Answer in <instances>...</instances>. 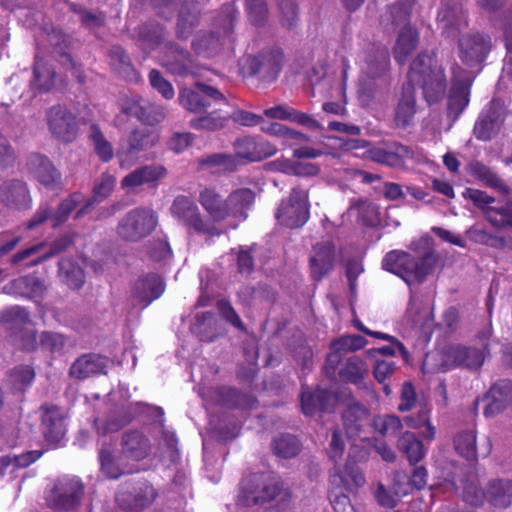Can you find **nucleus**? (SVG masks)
<instances>
[{
	"instance_id": "obj_58",
	"label": "nucleus",
	"mask_w": 512,
	"mask_h": 512,
	"mask_svg": "<svg viewBox=\"0 0 512 512\" xmlns=\"http://www.w3.org/2000/svg\"><path fill=\"white\" fill-rule=\"evenodd\" d=\"M151 86L156 89L165 99L170 100L174 97L175 92L172 84L167 81L161 73L155 69L149 73Z\"/></svg>"
},
{
	"instance_id": "obj_16",
	"label": "nucleus",
	"mask_w": 512,
	"mask_h": 512,
	"mask_svg": "<svg viewBox=\"0 0 512 512\" xmlns=\"http://www.w3.org/2000/svg\"><path fill=\"white\" fill-rule=\"evenodd\" d=\"M330 481L335 488L356 493L359 488L365 485L366 478L359 466L348 459L343 469H339L331 475Z\"/></svg>"
},
{
	"instance_id": "obj_41",
	"label": "nucleus",
	"mask_w": 512,
	"mask_h": 512,
	"mask_svg": "<svg viewBox=\"0 0 512 512\" xmlns=\"http://www.w3.org/2000/svg\"><path fill=\"white\" fill-rule=\"evenodd\" d=\"M231 115L229 113H222L220 110H213L212 112L195 117L190 120V127L195 130L217 131L227 125Z\"/></svg>"
},
{
	"instance_id": "obj_22",
	"label": "nucleus",
	"mask_w": 512,
	"mask_h": 512,
	"mask_svg": "<svg viewBox=\"0 0 512 512\" xmlns=\"http://www.w3.org/2000/svg\"><path fill=\"white\" fill-rule=\"evenodd\" d=\"M164 292V283L158 275H147L140 278L134 285L133 297L142 304L143 307L149 305L152 301L159 298Z\"/></svg>"
},
{
	"instance_id": "obj_57",
	"label": "nucleus",
	"mask_w": 512,
	"mask_h": 512,
	"mask_svg": "<svg viewBox=\"0 0 512 512\" xmlns=\"http://www.w3.org/2000/svg\"><path fill=\"white\" fill-rule=\"evenodd\" d=\"M429 409L425 406L421 408V422L416 423L414 421L413 416H408L404 420L406 424L414 429H419L424 427V431H422V435L425 439L432 441L436 435V429L429 421Z\"/></svg>"
},
{
	"instance_id": "obj_9",
	"label": "nucleus",
	"mask_w": 512,
	"mask_h": 512,
	"mask_svg": "<svg viewBox=\"0 0 512 512\" xmlns=\"http://www.w3.org/2000/svg\"><path fill=\"white\" fill-rule=\"evenodd\" d=\"M157 493L148 482L136 486L122 485L116 494L118 505L127 511H140L150 506L156 499Z\"/></svg>"
},
{
	"instance_id": "obj_43",
	"label": "nucleus",
	"mask_w": 512,
	"mask_h": 512,
	"mask_svg": "<svg viewBox=\"0 0 512 512\" xmlns=\"http://www.w3.org/2000/svg\"><path fill=\"white\" fill-rule=\"evenodd\" d=\"M398 446L412 464L419 462L425 455L422 441L411 432H405L401 436Z\"/></svg>"
},
{
	"instance_id": "obj_52",
	"label": "nucleus",
	"mask_w": 512,
	"mask_h": 512,
	"mask_svg": "<svg viewBox=\"0 0 512 512\" xmlns=\"http://www.w3.org/2000/svg\"><path fill=\"white\" fill-rule=\"evenodd\" d=\"M463 196L471 200L479 209L483 210L488 220L489 213L490 215L495 214L496 208L491 206L495 202V198L488 195L486 192L478 189L467 188L464 191Z\"/></svg>"
},
{
	"instance_id": "obj_7",
	"label": "nucleus",
	"mask_w": 512,
	"mask_h": 512,
	"mask_svg": "<svg viewBox=\"0 0 512 512\" xmlns=\"http://www.w3.org/2000/svg\"><path fill=\"white\" fill-rule=\"evenodd\" d=\"M473 76L458 65L452 67V87L448 96V114L457 118L469 103Z\"/></svg>"
},
{
	"instance_id": "obj_49",
	"label": "nucleus",
	"mask_w": 512,
	"mask_h": 512,
	"mask_svg": "<svg viewBox=\"0 0 512 512\" xmlns=\"http://www.w3.org/2000/svg\"><path fill=\"white\" fill-rule=\"evenodd\" d=\"M272 448L277 456L292 458L299 453L301 445L296 437L287 434L277 437L273 441Z\"/></svg>"
},
{
	"instance_id": "obj_6",
	"label": "nucleus",
	"mask_w": 512,
	"mask_h": 512,
	"mask_svg": "<svg viewBox=\"0 0 512 512\" xmlns=\"http://www.w3.org/2000/svg\"><path fill=\"white\" fill-rule=\"evenodd\" d=\"M310 216L308 191L294 187L289 196L283 199L276 212V219L281 225L289 228L303 226Z\"/></svg>"
},
{
	"instance_id": "obj_27",
	"label": "nucleus",
	"mask_w": 512,
	"mask_h": 512,
	"mask_svg": "<svg viewBox=\"0 0 512 512\" xmlns=\"http://www.w3.org/2000/svg\"><path fill=\"white\" fill-rule=\"evenodd\" d=\"M166 169L160 165H148L127 174L121 181L122 188H136L144 184L155 183L164 177Z\"/></svg>"
},
{
	"instance_id": "obj_39",
	"label": "nucleus",
	"mask_w": 512,
	"mask_h": 512,
	"mask_svg": "<svg viewBox=\"0 0 512 512\" xmlns=\"http://www.w3.org/2000/svg\"><path fill=\"white\" fill-rule=\"evenodd\" d=\"M486 498L495 506H509L512 503V480L491 481L486 491Z\"/></svg>"
},
{
	"instance_id": "obj_5",
	"label": "nucleus",
	"mask_w": 512,
	"mask_h": 512,
	"mask_svg": "<svg viewBox=\"0 0 512 512\" xmlns=\"http://www.w3.org/2000/svg\"><path fill=\"white\" fill-rule=\"evenodd\" d=\"M170 213L188 231L211 236L220 234L217 227L200 212L197 204L188 196H177L170 207Z\"/></svg>"
},
{
	"instance_id": "obj_63",
	"label": "nucleus",
	"mask_w": 512,
	"mask_h": 512,
	"mask_svg": "<svg viewBox=\"0 0 512 512\" xmlns=\"http://www.w3.org/2000/svg\"><path fill=\"white\" fill-rule=\"evenodd\" d=\"M414 0H404L401 4H395L389 8V12L383 17V22L391 19L393 24L404 22L410 14V8Z\"/></svg>"
},
{
	"instance_id": "obj_37",
	"label": "nucleus",
	"mask_w": 512,
	"mask_h": 512,
	"mask_svg": "<svg viewBox=\"0 0 512 512\" xmlns=\"http://www.w3.org/2000/svg\"><path fill=\"white\" fill-rule=\"evenodd\" d=\"M31 86L38 92H48L55 85V70L51 64L36 59Z\"/></svg>"
},
{
	"instance_id": "obj_28",
	"label": "nucleus",
	"mask_w": 512,
	"mask_h": 512,
	"mask_svg": "<svg viewBox=\"0 0 512 512\" xmlns=\"http://www.w3.org/2000/svg\"><path fill=\"white\" fill-rule=\"evenodd\" d=\"M255 201V193L249 188H237L227 197L228 218H247V210Z\"/></svg>"
},
{
	"instance_id": "obj_4",
	"label": "nucleus",
	"mask_w": 512,
	"mask_h": 512,
	"mask_svg": "<svg viewBox=\"0 0 512 512\" xmlns=\"http://www.w3.org/2000/svg\"><path fill=\"white\" fill-rule=\"evenodd\" d=\"M1 321L7 324L13 345L25 351L36 349L38 345L36 330L30 320L29 312L25 308L14 306L3 311Z\"/></svg>"
},
{
	"instance_id": "obj_19",
	"label": "nucleus",
	"mask_w": 512,
	"mask_h": 512,
	"mask_svg": "<svg viewBox=\"0 0 512 512\" xmlns=\"http://www.w3.org/2000/svg\"><path fill=\"white\" fill-rule=\"evenodd\" d=\"M127 142V146H121L117 152L119 165L124 169L130 168L136 162V154L153 145L154 140H150L145 132L136 130L131 133Z\"/></svg>"
},
{
	"instance_id": "obj_15",
	"label": "nucleus",
	"mask_w": 512,
	"mask_h": 512,
	"mask_svg": "<svg viewBox=\"0 0 512 512\" xmlns=\"http://www.w3.org/2000/svg\"><path fill=\"white\" fill-rule=\"evenodd\" d=\"M335 247L329 241H323L313 246L310 255V270L313 279L321 280L334 267Z\"/></svg>"
},
{
	"instance_id": "obj_46",
	"label": "nucleus",
	"mask_w": 512,
	"mask_h": 512,
	"mask_svg": "<svg viewBox=\"0 0 512 512\" xmlns=\"http://www.w3.org/2000/svg\"><path fill=\"white\" fill-rule=\"evenodd\" d=\"M350 211L356 213L358 218L368 226H376L380 223L379 207L367 200H359L351 205Z\"/></svg>"
},
{
	"instance_id": "obj_38",
	"label": "nucleus",
	"mask_w": 512,
	"mask_h": 512,
	"mask_svg": "<svg viewBox=\"0 0 512 512\" xmlns=\"http://www.w3.org/2000/svg\"><path fill=\"white\" fill-rule=\"evenodd\" d=\"M116 185V177L109 174L103 173L96 181L93 188V196L89 203L83 206L75 215L79 218L81 215L88 212L93 202L100 203L111 195Z\"/></svg>"
},
{
	"instance_id": "obj_45",
	"label": "nucleus",
	"mask_w": 512,
	"mask_h": 512,
	"mask_svg": "<svg viewBox=\"0 0 512 512\" xmlns=\"http://www.w3.org/2000/svg\"><path fill=\"white\" fill-rule=\"evenodd\" d=\"M262 485L263 475L254 474L245 478L241 485V491L238 496V502L248 507L261 504V502H249V499L253 496L261 495Z\"/></svg>"
},
{
	"instance_id": "obj_20",
	"label": "nucleus",
	"mask_w": 512,
	"mask_h": 512,
	"mask_svg": "<svg viewBox=\"0 0 512 512\" xmlns=\"http://www.w3.org/2000/svg\"><path fill=\"white\" fill-rule=\"evenodd\" d=\"M237 157L248 161H259L276 154L277 147L268 142H254L250 138L239 139L235 143Z\"/></svg>"
},
{
	"instance_id": "obj_61",
	"label": "nucleus",
	"mask_w": 512,
	"mask_h": 512,
	"mask_svg": "<svg viewBox=\"0 0 512 512\" xmlns=\"http://www.w3.org/2000/svg\"><path fill=\"white\" fill-rule=\"evenodd\" d=\"M45 499L47 505L53 509H62L64 507V483L58 480L47 489Z\"/></svg>"
},
{
	"instance_id": "obj_24",
	"label": "nucleus",
	"mask_w": 512,
	"mask_h": 512,
	"mask_svg": "<svg viewBox=\"0 0 512 512\" xmlns=\"http://www.w3.org/2000/svg\"><path fill=\"white\" fill-rule=\"evenodd\" d=\"M437 21L448 37H456L467 26L465 12L460 7H443L437 16Z\"/></svg>"
},
{
	"instance_id": "obj_48",
	"label": "nucleus",
	"mask_w": 512,
	"mask_h": 512,
	"mask_svg": "<svg viewBox=\"0 0 512 512\" xmlns=\"http://www.w3.org/2000/svg\"><path fill=\"white\" fill-rule=\"evenodd\" d=\"M111 64L117 73L127 79L136 78L129 56L120 47H114L110 52Z\"/></svg>"
},
{
	"instance_id": "obj_44",
	"label": "nucleus",
	"mask_w": 512,
	"mask_h": 512,
	"mask_svg": "<svg viewBox=\"0 0 512 512\" xmlns=\"http://www.w3.org/2000/svg\"><path fill=\"white\" fill-rule=\"evenodd\" d=\"M88 138L93 145L95 153L103 162H108L113 158L114 150L112 144L106 139L97 125L93 124L90 126Z\"/></svg>"
},
{
	"instance_id": "obj_64",
	"label": "nucleus",
	"mask_w": 512,
	"mask_h": 512,
	"mask_svg": "<svg viewBox=\"0 0 512 512\" xmlns=\"http://www.w3.org/2000/svg\"><path fill=\"white\" fill-rule=\"evenodd\" d=\"M489 222L498 228L512 227V201L506 203L505 206L496 209L494 215L489 214Z\"/></svg>"
},
{
	"instance_id": "obj_14",
	"label": "nucleus",
	"mask_w": 512,
	"mask_h": 512,
	"mask_svg": "<svg viewBox=\"0 0 512 512\" xmlns=\"http://www.w3.org/2000/svg\"><path fill=\"white\" fill-rule=\"evenodd\" d=\"M459 57L468 66L480 64L488 53V42L483 35L467 34L459 39Z\"/></svg>"
},
{
	"instance_id": "obj_12",
	"label": "nucleus",
	"mask_w": 512,
	"mask_h": 512,
	"mask_svg": "<svg viewBox=\"0 0 512 512\" xmlns=\"http://www.w3.org/2000/svg\"><path fill=\"white\" fill-rule=\"evenodd\" d=\"M369 410L360 402L352 399L342 413L343 427L347 437L355 440L361 436L364 427L369 420Z\"/></svg>"
},
{
	"instance_id": "obj_26",
	"label": "nucleus",
	"mask_w": 512,
	"mask_h": 512,
	"mask_svg": "<svg viewBox=\"0 0 512 512\" xmlns=\"http://www.w3.org/2000/svg\"><path fill=\"white\" fill-rule=\"evenodd\" d=\"M488 399L485 415H495L505 410L512 401L511 381L503 380L494 384L489 391Z\"/></svg>"
},
{
	"instance_id": "obj_1",
	"label": "nucleus",
	"mask_w": 512,
	"mask_h": 512,
	"mask_svg": "<svg viewBox=\"0 0 512 512\" xmlns=\"http://www.w3.org/2000/svg\"><path fill=\"white\" fill-rule=\"evenodd\" d=\"M407 83L418 84L428 103L438 102L446 90L444 71L433 55L420 53L412 62Z\"/></svg>"
},
{
	"instance_id": "obj_40",
	"label": "nucleus",
	"mask_w": 512,
	"mask_h": 512,
	"mask_svg": "<svg viewBox=\"0 0 512 512\" xmlns=\"http://www.w3.org/2000/svg\"><path fill=\"white\" fill-rule=\"evenodd\" d=\"M332 398V394L326 390H317L311 392L303 389L301 394V406L305 415L312 416L317 410H326L327 402Z\"/></svg>"
},
{
	"instance_id": "obj_35",
	"label": "nucleus",
	"mask_w": 512,
	"mask_h": 512,
	"mask_svg": "<svg viewBox=\"0 0 512 512\" xmlns=\"http://www.w3.org/2000/svg\"><path fill=\"white\" fill-rule=\"evenodd\" d=\"M123 111L150 125L161 122L166 116L163 107L156 104L142 105L139 101L123 107Z\"/></svg>"
},
{
	"instance_id": "obj_8",
	"label": "nucleus",
	"mask_w": 512,
	"mask_h": 512,
	"mask_svg": "<svg viewBox=\"0 0 512 512\" xmlns=\"http://www.w3.org/2000/svg\"><path fill=\"white\" fill-rule=\"evenodd\" d=\"M163 49L161 63L171 74L180 77L201 75L200 68L188 51L172 43L165 44Z\"/></svg>"
},
{
	"instance_id": "obj_51",
	"label": "nucleus",
	"mask_w": 512,
	"mask_h": 512,
	"mask_svg": "<svg viewBox=\"0 0 512 512\" xmlns=\"http://www.w3.org/2000/svg\"><path fill=\"white\" fill-rule=\"evenodd\" d=\"M455 450L468 460L476 459V436L473 431L459 433L454 440Z\"/></svg>"
},
{
	"instance_id": "obj_18",
	"label": "nucleus",
	"mask_w": 512,
	"mask_h": 512,
	"mask_svg": "<svg viewBox=\"0 0 512 512\" xmlns=\"http://www.w3.org/2000/svg\"><path fill=\"white\" fill-rule=\"evenodd\" d=\"M198 202L210 216L211 222H221L228 218L227 198L212 187H204L199 191Z\"/></svg>"
},
{
	"instance_id": "obj_11",
	"label": "nucleus",
	"mask_w": 512,
	"mask_h": 512,
	"mask_svg": "<svg viewBox=\"0 0 512 512\" xmlns=\"http://www.w3.org/2000/svg\"><path fill=\"white\" fill-rule=\"evenodd\" d=\"M367 345V340L358 334L345 335L335 339L330 344L331 352L328 354L325 364L327 374L335 376L342 354L355 352Z\"/></svg>"
},
{
	"instance_id": "obj_47",
	"label": "nucleus",
	"mask_w": 512,
	"mask_h": 512,
	"mask_svg": "<svg viewBox=\"0 0 512 512\" xmlns=\"http://www.w3.org/2000/svg\"><path fill=\"white\" fill-rule=\"evenodd\" d=\"M178 100L184 109L195 114L202 113L210 106L198 91L187 88L180 90Z\"/></svg>"
},
{
	"instance_id": "obj_54",
	"label": "nucleus",
	"mask_w": 512,
	"mask_h": 512,
	"mask_svg": "<svg viewBox=\"0 0 512 512\" xmlns=\"http://www.w3.org/2000/svg\"><path fill=\"white\" fill-rule=\"evenodd\" d=\"M372 425L381 435L396 434L402 428V422L395 415L376 416Z\"/></svg>"
},
{
	"instance_id": "obj_34",
	"label": "nucleus",
	"mask_w": 512,
	"mask_h": 512,
	"mask_svg": "<svg viewBox=\"0 0 512 512\" xmlns=\"http://www.w3.org/2000/svg\"><path fill=\"white\" fill-rule=\"evenodd\" d=\"M487 352L473 347H453L450 350V357L458 365L470 370H477L485 361Z\"/></svg>"
},
{
	"instance_id": "obj_36",
	"label": "nucleus",
	"mask_w": 512,
	"mask_h": 512,
	"mask_svg": "<svg viewBox=\"0 0 512 512\" xmlns=\"http://www.w3.org/2000/svg\"><path fill=\"white\" fill-rule=\"evenodd\" d=\"M469 170L472 176L483 182L486 186L496 189L504 195L510 193L508 185L489 167L476 161L469 165Z\"/></svg>"
},
{
	"instance_id": "obj_50",
	"label": "nucleus",
	"mask_w": 512,
	"mask_h": 512,
	"mask_svg": "<svg viewBox=\"0 0 512 512\" xmlns=\"http://www.w3.org/2000/svg\"><path fill=\"white\" fill-rule=\"evenodd\" d=\"M46 124L49 132L57 139L64 136V107L61 104L53 105L46 111Z\"/></svg>"
},
{
	"instance_id": "obj_25",
	"label": "nucleus",
	"mask_w": 512,
	"mask_h": 512,
	"mask_svg": "<svg viewBox=\"0 0 512 512\" xmlns=\"http://www.w3.org/2000/svg\"><path fill=\"white\" fill-rule=\"evenodd\" d=\"M42 432L51 446H56L64 436L63 414L58 407L45 409L42 418Z\"/></svg>"
},
{
	"instance_id": "obj_42",
	"label": "nucleus",
	"mask_w": 512,
	"mask_h": 512,
	"mask_svg": "<svg viewBox=\"0 0 512 512\" xmlns=\"http://www.w3.org/2000/svg\"><path fill=\"white\" fill-rule=\"evenodd\" d=\"M501 121L495 111L483 113L474 126V135L477 139L487 141L500 129Z\"/></svg>"
},
{
	"instance_id": "obj_10",
	"label": "nucleus",
	"mask_w": 512,
	"mask_h": 512,
	"mask_svg": "<svg viewBox=\"0 0 512 512\" xmlns=\"http://www.w3.org/2000/svg\"><path fill=\"white\" fill-rule=\"evenodd\" d=\"M283 60V53L276 49L262 52L257 56H249L246 65L250 74L257 75L262 81L270 82L278 77Z\"/></svg>"
},
{
	"instance_id": "obj_21",
	"label": "nucleus",
	"mask_w": 512,
	"mask_h": 512,
	"mask_svg": "<svg viewBox=\"0 0 512 512\" xmlns=\"http://www.w3.org/2000/svg\"><path fill=\"white\" fill-rule=\"evenodd\" d=\"M27 167L29 172L44 186L52 187L60 180L61 174L55 169L51 161L41 154L30 155L27 160Z\"/></svg>"
},
{
	"instance_id": "obj_23",
	"label": "nucleus",
	"mask_w": 512,
	"mask_h": 512,
	"mask_svg": "<svg viewBox=\"0 0 512 512\" xmlns=\"http://www.w3.org/2000/svg\"><path fill=\"white\" fill-rule=\"evenodd\" d=\"M338 373L342 380L352 383L360 389L371 391L370 385L365 382L368 376L367 364L358 356L347 358Z\"/></svg>"
},
{
	"instance_id": "obj_59",
	"label": "nucleus",
	"mask_w": 512,
	"mask_h": 512,
	"mask_svg": "<svg viewBox=\"0 0 512 512\" xmlns=\"http://www.w3.org/2000/svg\"><path fill=\"white\" fill-rule=\"evenodd\" d=\"M198 23V12L186 13L184 10L180 13L177 23V34L181 39L187 38Z\"/></svg>"
},
{
	"instance_id": "obj_2",
	"label": "nucleus",
	"mask_w": 512,
	"mask_h": 512,
	"mask_svg": "<svg viewBox=\"0 0 512 512\" xmlns=\"http://www.w3.org/2000/svg\"><path fill=\"white\" fill-rule=\"evenodd\" d=\"M435 264L432 253H426L420 259L405 251L393 250L385 255L382 267L401 277L409 286L422 283L431 273Z\"/></svg>"
},
{
	"instance_id": "obj_30",
	"label": "nucleus",
	"mask_w": 512,
	"mask_h": 512,
	"mask_svg": "<svg viewBox=\"0 0 512 512\" xmlns=\"http://www.w3.org/2000/svg\"><path fill=\"white\" fill-rule=\"evenodd\" d=\"M418 41V31L413 26L406 25L400 30L393 49L394 57L399 64H404L407 61L417 48Z\"/></svg>"
},
{
	"instance_id": "obj_56",
	"label": "nucleus",
	"mask_w": 512,
	"mask_h": 512,
	"mask_svg": "<svg viewBox=\"0 0 512 512\" xmlns=\"http://www.w3.org/2000/svg\"><path fill=\"white\" fill-rule=\"evenodd\" d=\"M84 495L82 482L77 478H72L66 483V511L77 507Z\"/></svg>"
},
{
	"instance_id": "obj_53",
	"label": "nucleus",
	"mask_w": 512,
	"mask_h": 512,
	"mask_svg": "<svg viewBox=\"0 0 512 512\" xmlns=\"http://www.w3.org/2000/svg\"><path fill=\"white\" fill-rule=\"evenodd\" d=\"M366 63L368 70L373 75H378L384 72L389 65V55L386 49L382 47L372 48V53L367 55Z\"/></svg>"
},
{
	"instance_id": "obj_60",
	"label": "nucleus",
	"mask_w": 512,
	"mask_h": 512,
	"mask_svg": "<svg viewBox=\"0 0 512 512\" xmlns=\"http://www.w3.org/2000/svg\"><path fill=\"white\" fill-rule=\"evenodd\" d=\"M34 376V370L30 366H19L13 369L10 379L16 389L23 390L33 381Z\"/></svg>"
},
{
	"instance_id": "obj_17",
	"label": "nucleus",
	"mask_w": 512,
	"mask_h": 512,
	"mask_svg": "<svg viewBox=\"0 0 512 512\" xmlns=\"http://www.w3.org/2000/svg\"><path fill=\"white\" fill-rule=\"evenodd\" d=\"M0 201L8 208L24 210L30 207L31 197L21 180H9L0 186Z\"/></svg>"
},
{
	"instance_id": "obj_32",
	"label": "nucleus",
	"mask_w": 512,
	"mask_h": 512,
	"mask_svg": "<svg viewBox=\"0 0 512 512\" xmlns=\"http://www.w3.org/2000/svg\"><path fill=\"white\" fill-rule=\"evenodd\" d=\"M289 497L288 490L283 487L280 481L263 475L261 495L251 497L249 502H261V504H264L269 501H276L277 506L280 507Z\"/></svg>"
},
{
	"instance_id": "obj_62",
	"label": "nucleus",
	"mask_w": 512,
	"mask_h": 512,
	"mask_svg": "<svg viewBox=\"0 0 512 512\" xmlns=\"http://www.w3.org/2000/svg\"><path fill=\"white\" fill-rule=\"evenodd\" d=\"M344 491L345 490L335 487H333L331 491L330 501L335 512H356L350 498L344 493Z\"/></svg>"
},
{
	"instance_id": "obj_13",
	"label": "nucleus",
	"mask_w": 512,
	"mask_h": 512,
	"mask_svg": "<svg viewBox=\"0 0 512 512\" xmlns=\"http://www.w3.org/2000/svg\"><path fill=\"white\" fill-rule=\"evenodd\" d=\"M417 113L415 88L411 83L403 85L394 110V123L397 128L406 129L414 124Z\"/></svg>"
},
{
	"instance_id": "obj_3",
	"label": "nucleus",
	"mask_w": 512,
	"mask_h": 512,
	"mask_svg": "<svg viewBox=\"0 0 512 512\" xmlns=\"http://www.w3.org/2000/svg\"><path fill=\"white\" fill-rule=\"evenodd\" d=\"M159 224V216L151 207H137L127 212L117 225V235L136 243L150 236Z\"/></svg>"
},
{
	"instance_id": "obj_55",
	"label": "nucleus",
	"mask_w": 512,
	"mask_h": 512,
	"mask_svg": "<svg viewBox=\"0 0 512 512\" xmlns=\"http://www.w3.org/2000/svg\"><path fill=\"white\" fill-rule=\"evenodd\" d=\"M193 46L198 54L213 56L218 53L222 43L219 37L215 35H205L193 42Z\"/></svg>"
},
{
	"instance_id": "obj_31",
	"label": "nucleus",
	"mask_w": 512,
	"mask_h": 512,
	"mask_svg": "<svg viewBox=\"0 0 512 512\" xmlns=\"http://www.w3.org/2000/svg\"><path fill=\"white\" fill-rule=\"evenodd\" d=\"M106 360L98 355H83L71 366L69 374L76 379H85L104 372Z\"/></svg>"
},
{
	"instance_id": "obj_33",
	"label": "nucleus",
	"mask_w": 512,
	"mask_h": 512,
	"mask_svg": "<svg viewBox=\"0 0 512 512\" xmlns=\"http://www.w3.org/2000/svg\"><path fill=\"white\" fill-rule=\"evenodd\" d=\"M237 154L235 156L225 153H215L198 159L201 169L211 173L232 172L238 165Z\"/></svg>"
},
{
	"instance_id": "obj_29",
	"label": "nucleus",
	"mask_w": 512,
	"mask_h": 512,
	"mask_svg": "<svg viewBox=\"0 0 512 512\" xmlns=\"http://www.w3.org/2000/svg\"><path fill=\"white\" fill-rule=\"evenodd\" d=\"M150 448L149 440L140 431H130L123 435L122 451L128 458L142 460L148 456Z\"/></svg>"
}]
</instances>
